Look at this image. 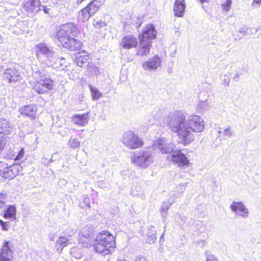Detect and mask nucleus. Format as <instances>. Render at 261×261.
<instances>
[{
    "label": "nucleus",
    "mask_w": 261,
    "mask_h": 261,
    "mask_svg": "<svg viewBox=\"0 0 261 261\" xmlns=\"http://www.w3.org/2000/svg\"><path fill=\"white\" fill-rule=\"evenodd\" d=\"M163 120L172 132L177 134L180 143L185 145L194 139L191 131L200 133L204 127L203 120L199 116L191 115L186 119L185 114L181 111L171 112Z\"/></svg>",
    "instance_id": "obj_1"
},
{
    "label": "nucleus",
    "mask_w": 261,
    "mask_h": 261,
    "mask_svg": "<svg viewBox=\"0 0 261 261\" xmlns=\"http://www.w3.org/2000/svg\"><path fill=\"white\" fill-rule=\"evenodd\" d=\"M154 150H158L162 153H171L168 159L177 164L178 166H184L189 164V161L181 150H174L173 145L167 138H161L155 141L153 145Z\"/></svg>",
    "instance_id": "obj_2"
},
{
    "label": "nucleus",
    "mask_w": 261,
    "mask_h": 261,
    "mask_svg": "<svg viewBox=\"0 0 261 261\" xmlns=\"http://www.w3.org/2000/svg\"><path fill=\"white\" fill-rule=\"evenodd\" d=\"M36 52L38 58L41 55L44 56L45 59L43 62L48 66L58 69H61L63 66H66L65 59L64 57H59L52 48L44 43H39L36 46Z\"/></svg>",
    "instance_id": "obj_3"
},
{
    "label": "nucleus",
    "mask_w": 261,
    "mask_h": 261,
    "mask_svg": "<svg viewBox=\"0 0 261 261\" xmlns=\"http://www.w3.org/2000/svg\"><path fill=\"white\" fill-rule=\"evenodd\" d=\"M115 246L114 237L107 231H102L95 238L94 247L95 251L103 255L110 253Z\"/></svg>",
    "instance_id": "obj_4"
},
{
    "label": "nucleus",
    "mask_w": 261,
    "mask_h": 261,
    "mask_svg": "<svg viewBox=\"0 0 261 261\" xmlns=\"http://www.w3.org/2000/svg\"><path fill=\"white\" fill-rule=\"evenodd\" d=\"M132 163L136 166L146 168L153 161V153L149 148L135 151L130 157Z\"/></svg>",
    "instance_id": "obj_5"
},
{
    "label": "nucleus",
    "mask_w": 261,
    "mask_h": 261,
    "mask_svg": "<svg viewBox=\"0 0 261 261\" xmlns=\"http://www.w3.org/2000/svg\"><path fill=\"white\" fill-rule=\"evenodd\" d=\"M105 0H92L85 7L81 10L77 14V19L81 22H86L99 9Z\"/></svg>",
    "instance_id": "obj_6"
},
{
    "label": "nucleus",
    "mask_w": 261,
    "mask_h": 261,
    "mask_svg": "<svg viewBox=\"0 0 261 261\" xmlns=\"http://www.w3.org/2000/svg\"><path fill=\"white\" fill-rule=\"evenodd\" d=\"M122 143L127 148L135 149L142 146L143 141L137 134L132 130L124 133L122 137Z\"/></svg>",
    "instance_id": "obj_7"
},
{
    "label": "nucleus",
    "mask_w": 261,
    "mask_h": 261,
    "mask_svg": "<svg viewBox=\"0 0 261 261\" xmlns=\"http://www.w3.org/2000/svg\"><path fill=\"white\" fill-rule=\"evenodd\" d=\"M77 34V27L73 23H67L61 25L56 33L57 38L59 41L72 37Z\"/></svg>",
    "instance_id": "obj_8"
},
{
    "label": "nucleus",
    "mask_w": 261,
    "mask_h": 261,
    "mask_svg": "<svg viewBox=\"0 0 261 261\" xmlns=\"http://www.w3.org/2000/svg\"><path fill=\"white\" fill-rule=\"evenodd\" d=\"M54 81L48 77L42 81H36L33 85V90L38 94H44L54 87Z\"/></svg>",
    "instance_id": "obj_9"
},
{
    "label": "nucleus",
    "mask_w": 261,
    "mask_h": 261,
    "mask_svg": "<svg viewBox=\"0 0 261 261\" xmlns=\"http://www.w3.org/2000/svg\"><path fill=\"white\" fill-rule=\"evenodd\" d=\"M165 111L164 110H160L158 112L153 111L151 113H148L145 117V123L149 125H152L154 123H156V121H159V123L162 124V121L165 125L168 126L166 124L164 123V119L168 116Z\"/></svg>",
    "instance_id": "obj_10"
},
{
    "label": "nucleus",
    "mask_w": 261,
    "mask_h": 261,
    "mask_svg": "<svg viewBox=\"0 0 261 261\" xmlns=\"http://www.w3.org/2000/svg\"><path fill=\"white\" fill-rule=\"evenodd\" d=\"M4 78L11 84H20L22 81L20 72L14 68L6 69L4 73Z\"/></svg>",
    "instance_id": "obj_11"
},
{
    "label": "nucleus",
    "mask_w": 261,
    "mask_h": 261,
    "mask_svg": "<svg viewBox=\"0 0 261 261\" xmlns=\"http://www.w3.org/2000/svg\"><path fill=\"white\" fill-rule=\"evenodd\" d=\"M12 244L8 241H5L0 251V261H13Z\"/></svg>",
    "instance_id": "obj_12"
},
{
    "label": "nucleus",
    "mask_w": 261,
    "mask_h": 261,
    "mask_svg": "<svg viewBox=\"0 0 261 261\" xmlns=\"http://www.w3.org/2000/svg\"><path fill=\"white\" fill-rule=\"evenodd\" d=\"M63 46L70 51H76L81 48L82 42L74 38H67L59 41Z\"/></svg>",
    "instance_id": "obj_13"
},
{
    "label": "nucleus",
    "mask_w": 261,
    "mask_h": 261,
    "mask_svg": "<svg viewBox=\"0 0 261 261\" xmlns=\"http://www.w3.org/2000/svg\"><path fill=\"white\" fill-rule=\"evenodd\" d=\"M41 2L40 0H24L23 8L29 13L37 14L41 10Z\"/></svg>",
    "instance_id": "obj_14"
},
{
    "label": "nucleus",
    "mask_w": 261,
    "mask_h": 261,
    "mask_svg": "<svg viewBox=\"0 0 261 261\" xmlns=\"http://www.w3.org/2000/svg\"><path fill=\"white\" fill-rule=\"evenodd\" d=\"M230 208L242 218H246L248 217L249 211L242 201L233 202L230 206Z\"/></svg>",
    "instance_id": "obj_15"
},
{
    "label": "nucleus",
    "mask_w": 261,
    "mask_h": 261,
    "mask_svg": "<svg viewBox=\"0 0 261 261\" xmlns=\"http://www.w3.org/2000/svg\"><path fill=\"white\" fill-rule=\"evenodd\" d=\"M37 106L35 104L25 105L19 108L18 112L23 116L29 117L31 120L36 118Z\"/></svg>",
    "instance_id": "obj_16"
},
{
    "label": "nucleus",
    "mask_w": 261,
    "mask_h": 261,
    "mask_svg": "<svg viewBox=\"0 0 261 261\" xmlns=\"http://www.w3.org/2000/svg\"><path fill=\"white\" fill-rule=\"evenodd\" d=\"M156 31L154 26L152 24H149L144 29L143 33L139 36V38L146 40V41L152 40L156 38Z\"/></svg>",
    "instance_id": "obj_17"
},
{
    "label": "nucleus",
    "mask_w": 261,
    "mask_h": 261,
    "mask_svg": "<svg viewBox=\"0 0 261 261\" xmlns=\"http://www.w3.org/2000/svg\"><path fill=\"white\" fill-rule=\"evenodd\" d=\"M161 59L156 55L150 58L148 61L144 62L142 67L145 70L151 71L157 69L161 65Z\"/></svg>",
    "instance_id": "obj_18"
},
{
    "label": "nucleus",
    "mask_w": 261,
    "mask_h": 261,
    "mask_svg": "<svg viewBox=\"0 0 261 261\" xmlns=\"http://www.w3.org/2000/svg\"><path fill=\"white\" fill-rule=\"evenodd\" d=\"M138 40L132 35H127L123 37L120 42V46L124 49H129L137 46Z\"/></svg>",
    "instance_id": "obj_19"
},
{
    "label": "nucleus",
    "mask_w": 261,
    "mask_h": 261,
    "mask_svg": "<svg viewBox=\"0 0 261 261\" xmlns=\"http://www.w3.org/2000/svg\"><path fill=\"white\" fill-rule=\"evenodd\" d=\"M90 57L88 53L85 51H81L76 53L75 57V62L77 65L81 67H84L88 66L89 61Z\"/></svg>",
    "instance_id": "obj_20"
},
{
    "label": "nucleus",
    "mask_w": 261,
    "mask_h": 261,
    "mask_svg": "<svg viewBox=\"0 0 261 261\" xmlns=\"http://www.w3.org/2000/svg\"><path fill=\"white\" fill-rule=\"evenodd\" d=\"M139 45L137 51L138 56H147L150 52L152 42L150 41H146L145 40L139 38Z\"/></svg>",
    "instance_id": "obj_21"
},
{
    "label": "nucleus",
    "mask_w": 261,
    "mask_h": 261,
    "mask_svg": "<svg viewBox=\"0 0 261 261\" xmlns=\"http://www.w3.org/2000/svg\"><path fill=\"white\" fill-rule=\"evenodd\" d=\"M20 167V165L17 164L8 166L2 176L5 178L12 179L18 174Z\"/></svg>",
    "instance_id": "obj_22"
},
{
    "label": "nucleus",
    "mask_w": 261,
    "mask_h": 261,
    "mask_svg": "<svg viewBox=\"0 0 261 261\" xmlns=\"http://www.w3.org/2000/svg\"><path fill=\"white\" fill-rule=\"evenodd\" d=\"M186 7L185 0H175L173 6L174 15L176 17H182L184 14Z\"/></svg>",
    "instance_id": "obj_23"
},
{
    "label": "nucleus",
    "mask_w": 261,
    "mask_h": 261,
    "mask_svg": "<svg viewBox=\"0 0 261 261\" xmlns=\"http://www.w3.org/2000/svg\"><path fill=\"white\" fill-rule=\"evenodd\" d=\"M12 132L13 127L9 121L4 119H0V134L9 135Z\"/></svg>",
    "instance_id": "obj_24"
},
{
    "label": "nucleus",
    "mask_w": 261,
    "mask_h": 261,
    "mask_svg": "<svg viewBox=\"0 0 261 261\" xmlns=\"http://www.w3.org/2000/svg\"><path fill=\"white\" fill-rule=\"evenodd\" d=\"M4 217L11 221L16 219V208L15 205H9L4 212Z\"/></svg>",
    "instance_id": "obj_25"
},
{
    "label": "nucleus",
    "mask_w": 261,
    "mask_h": 261,
    "mask_svg": "<svg viewBox=\"0 0 261 261\" xmlns=\"http://www.w3.org/2000/svg\"><path fill=\"white\" fill-rule=\"evenodd\" d=\"M88 120L89 119L87 114L75 115L72 117V121L74 123L81 126H85L88 123Z\"/></svg>",
    "instance_id": "obj_26"
},
{
    "label": "nucleus",
    "mask_w": 261,
    "mask_h": 261,
    "mask_svg": "<svg viewBox=\"0 0 261 261\" xmlns=\"http://www.w3.org/2000/svg\"><path fill=\"white\" fill-rule=\"evenodd\" d=\"M175 202L174 197H170L167 201L163 202L162 207L161 208V214L163 219H166L168 211L170 206Z\"/></svg>",
    "instance_id": "obj_27"
},
{
    "label": "nucleus",
    "mask_w": 261,
    "mask_h": 261,
    "mask_svg": "<svg viewBox=\"0 0 261 261\" xmlns=\"http://www.w3.org/2000/svg\"><path fill=\"white\" fill-rule=\"evenodd\" d=\"M32 69L33 71V76L35 79V81H42L43 79H47L48 77H46L44 72L42 70H39L38 68L36 65H34L32 67Z\"/></svg>",
    "instance_id": "obj_28"
},
{
    "label": "nucleus",
    "mask_w": 261,
    "mask_h": 261,
    "mask_svg": "<svg viewBox=\"0 0 261 261\" xmlns=\"http://www.w3.org/2000/svg\"><path fill=\"white\" fill-rule=\"evenodd\" d=\"M70 238L64 234L61 236L56 243L57 246H60L62 248L69 244Z\"/></svg>",
    "instance_id": "obj_29"
},
{
    "label": "nucleus",
    "mask_w": 261,
    "mask_h": 261,
    "mask_svg": "<svg viewBox=\"0 0 261 261\" xmlns=\"http://www.w3.org/2000/svg\"><path fill=\"white\" fill-rule=\"evenodd\" d=\"M89 89L92 94L93 100H95L99 99L102 96V93L100 92L96 88L89 85Z\"/></svg>",
    "instance_id": "obj_30"
},
{
    "label": "nucleus",
    "mask_w": 261,
    "mask_h": 261,
    "mask_svg": "<svg viewBox=\"0 0 261 261\" xmlns=\"http://www.w3.org/2000/svg\"><path fill=\"white\" fill-rule=\"evenodd\" d=\"M80 141L77 138H71L68 142L69 146L73 149H77L80 146Z\"/></svg>",
    "instance_id": "obj_31"
},
{
    "label": "nucleus",
    "mask_w": 261,
    "mask_h": 261,
    "mask_svg": "<svg viewBox=\"0 0 261 261\" xmlns=\"http://www.w3.org/2000/svg\"><path fill=\"white\" fill-rule=\"evenodd\" d=\"M187 218L180 214H177L175 216V220L180 225H183L186 221Z\"/></svg>",
    "instance_id": "obj_32"
},
{
    "label": "nucleus",
    "mask_w": 261,
    "mask_h": 261,
    "mask_svg": "<svg viewBox=\"0 0 261 261\" xmlns=\"http://www.w3.org/2000/svg\"><path fill=\"white\" fill-rule=\"evenodd\" d=\"M8 200V195L6 193H0V208H2Z\"/></svg>",
    "instance_id": "obj_33"
},
{
    "label": "nucleus",
    "mask_w": 261,
    "mask_h": 261,
    "mask_svg": "<svg viewBox=\"0 0 261 261\" xmlns=\"http://www.w3.org/2000/svg\"><path fill=\"white\" fill-rule=\"evenodd\" d=\"M234 132L230 130V127L225 128L223 130V136L225 138H230L234 135Z\"/></svg>",
    "instance_id": "obj_34"
},
{
    "label": "nucleus",
    "mask_w": 261,
    "mask_h": 261,
    "mask_svg": "<svg viewBox=\"0 0 261 261\" xmlns=\"http://www.w3.org/2000/svg\"><path fill=\"white\" fill-rule=\"evenodd\" d=\"M231 4V0H226L225 2L222 4V8L227 12L230 9Z\"/></svg>",
    "instance_id": "obj_35"
},
{
    "label": "nucleus",
    "mask_w": 261,
    "mask_h": 261,
    "mask_svg": "<svg viewBox=\"0 0 261 261\" xmlns=\"http://www.w3.org/2000/svg\"><path fill=\"white\" fill-rule=\"evenodd\" d=\"M93 25L95 28L97 29H100L102 27H105L107 25V23L105 21L100 20H94L93 23Z\"/></svg>",
    "instance_id": "obj_36"
},
{
    "label": "nucleus",
    "mask_w": 261,
    "mask_h": 261,
    "mask_svg": "<svg viewBox=\"0 0 261 261\" xmlns=\"http://www.w3.org/2000/svg\"><path fill=\"white\" fill-rule=\"evenodd\" d=\"M75 233V230L74 229L70 228H67L66 229L64 230L63 232V234L67 236L69 238L73 236Z\"/></svg>",
    "instance_id": "obj_37"
},
{
    "label": "nucleus",
    "mask_w": 261,
    "mask_h": 261,
    "mask_svg": "<svg viewBox=\"0 0 261 261\" xmlns=\"http://www.w3.org/2000/svg\"><path fill=\"white\" fill-rule=\"evenodd\" d=\"M205 255L206 256V261H218V259L213 254L209 253L208 251H205Z\"/></svg>",
    "instance_id": "obj_38"
},
{
    "label": "nucleus",
    "mask_w": 261,
    "mask_h": 261,
    "mask_svg": "<svg viewBox=\"0 0 261 261\" xmlns=\"http://www.w3.org/2000/svg\"><path fill=\"white\" fill-rule=\"evenodd\" d=\"M198 107L202 110H206L208 107V102L207 100L199 102Z\"/></svg>",
    "instance_id": "obj_39"
},
{
    "label": "nucleus",
    "mask_w": 261,
    "mask_h": 261,
    "mask_svg": "<svg viewBox=\"0 0 261 261\" xmlns=\"http://www.w3.org/2000/svg\"><path fill=\"white\" fill-rule=\"evenodd\" d=\"M8 165L5 163L0 161V174L2 176V173L6 170V168L8 167Z\"/></svg>",
    "instance_id": "obj_40"
},
{
    "label": "nucleus",
    "mask_w": 261,
    "mask_h": 261,
    "mask_svg": "<svg viewBox=\"0 0 261 261\" xmlns=\"http://www.w3.org/2000/svg\"><path fill=\"white\" fill-rule=\"evenodd\" d=\"M9 223V222H4L3 220H0V225L3 230L7 231L8 230Z\"/></svg>",
    "instance_id": "obj_41"
},
{
    "label": "nucleus",
    "mask_w": 261,
    "mask_h": 261,
    "mask_svg": "<svg viewBox=\"0 0 261 261\" xmlns=\"http://www.w3.org/2000/svg\"><path fill=\"white\" fill-rule=\"evenodd\" d=\"M261 5V0H253L251 6L253 8H258Z\"/></svg>",
    "instance_id": "obj_42"
},
{
    "label": "nucleus",
    "mask_w": 261,
    "mask_h": 261,
    "mask_svg": "<svg viewBox=\"0 0 261 261\" xmlns=\"http://www.w3.org/2000/svg\"><path fill=\"white\" fill-rule=\"evenodd\" d=\"M148 241L150 243V242L154 243V241L156 240V236H155V233H152L149 234V233H148Z\"/></svg>",
    "instance_id": "obj_43"
},
{
    "label": "nucleus",
    "mask_w": 261,
    "mask_h": 261,
    "mask_svg": "<svg viewBox=\"0 0 261 261\" xmlns=\"http://www.w3.org/2000/svg\"><path fill=\"white\" fill-rule=\"evenodd\" d=\"M6 139L0 138V151L3 149L6 146Z\"/></svg>",
    "instance_id": "obj_44"
},
{
    "label": "nucleus",
    "mask_w": 261,
    "mask_h": 261,
    "mask_svg": "<svg viewBox=\"0 0 261 261\" xmlns=\"http://www.w3.org/2000/svg\"><path fill=\"white\" fill-rule=\"evenodd\" d=\"M24 153V149L23 148H21L19 152H18V154L16 156L15 160H19L20 159L22 156L23 155Z\"/></svg>",
    "instance_id": "obj_45"
},
{
    "label": "nucleus",
    "mask_w": 261,
    "mask_h": 261,
    "mask_svg": "<svg viewBox=\"0 0 261 261\" xmlns=\"http://www.w3.org/2000/svg\"><path fill=\"white\" fill-rule=\"evenodd\" d=\"M135 261H148V260L146 257L139 255L136 256Z\"/></svg>",
    "instance_id": "obj_46"
},
{
    "label": "nucleus",
    "mask_w": 261,
    "mask_h": 261,
    "mask_svg": "<svg viewBox=\"0 0 261 261\" xmlns=\"http://www.w3.org/2000/svg\"><path fill=\"white\" fill-rule=\"evenodd\" d=\"M84 202L88 207H90V199L89 197H85L84 199Z\"/></svg>",
    "instance_id": "obj_47"
},
{
    "label": "nucleus",
    "mask_w": 261,
    "mask_h": 261,
    "mask_svg": "<svg viewBox=\"0 0 261 261\" xmlns=\"http://www.w3.org/2000/svg\"><path fill=\"white\" fill-rule=\"evenodd\" d=\"M247 29L244 28H240L238 32L241 34L243 36L245 35L246 33Z\"/></svg>",
    "instance_id": "obj_48"
},
{
    "label": "nucleus",
    "mask_w": 261,
    "mask_h": 261,
    "mask_svg": "<svg viewBox=\"0 0 261 261\" xmlns=\"http://www.w3.org/2000/svg\"><path fill=\"white\" fill-rule=\"evenodd\" d=\"M229 82H230L229 79L228 77H227L226 75H225V77L223 79V83L226 85H228L229 84Z\"/></svg>",
    "instance_id": "obj_49"
},
{
    "label": "nucleus",
    "mask_w": 261,
    "mask_h": 261,
    "mask_svg": "<svg viewBox=\"0 0 261 261\" xmlns=\"http://www.w3.org/2000/svg\"><path fill=\"white\" fill-rule=\"evenodd\" d=\"M41 7L43 8V10L45 14H48L50 9L46 6L41 5Z\"/></svg>",
    "instance_id": "obj_50"
},
{
    "label": "nucleus",
    "mask_w": 261,
    "mask_h": 261,
    "mask_svg": "<svg viewBox=\"0 0 261 261\" xmlns=\"http://www.w3.org/2000/svg\"><path fill=\"white\" fill-rule=\"evenodd\" d=\"M49 161H48L45 158H43L42 159V164H43L44 165H48V163H49Z\"/></svg>",
    "instance_id": "obj_51"
},
{
    "label": "nucleus",
    "mask_w": 261,
    "mask_h": 261,
    "mask_svg": "<svg viewBox=\"0 0 261 261\" xmlns=\"http://www.w3.org/2000/svg\"><path fill=\"white\" fill-rule=\"evenodd\" d=\"M84 231V229L82 231H81V236H83L85 238H88L90 236V234L89 233H87L85 234L83 233V231Z\"/></svg>",
    "instance_id": "obj_52"
},
{
    "label": "nucleus",
    "mask_w": 261,
    "mask_h": 261,
    "mask_svg": "<svg viewBox=\"0 0 261 261\" xmlns=\"http://www.w3.org/2000/svg\"><path fill=\"white\" fill-rule=\"evenodd\" d=\"M48 237L49 238V239L51 241H54V238H55V235L53 234V233H50L49 234H48Z\"/></svg>",
    "instance_id": "obj_53"
},
{
    "label": "nucleus",
    "mask_w": 261,
    "mask_h": 261,
    "mask_svg": "<svg viewBox=\"0 0 261 261\" xmlns=\"http://www.w3.org/2000/svg\"><path fill=\"white\" fill-rule=\"evenodd\" d=\"M239 77H240V74L238 72H237V73H236L233 79L234 80H236V81H238L239 79Z\"/></svg>",
    "instance_id": "obj_54"
},
{
    "label": "nucleus",
    "mask_w": 261,
    "mask_h": 261,
    "mask_svg": "<svg viewBox=\"0 0 261 261\" xmlns=\"http://www.w3.org/2000/svg\"><path fill=\"white\" fill-rule=\"evenodd\" d=\"M130 0H121V2L123 4H127L129 2Z\"/></svg>",
    "instance_id": "obj_55"
},
{
    "label": "nucleus",
    "mask_w": 261,
    "mask_h": 261,
    "mask_svg": "<svg viewBox=\"0 0 261 261\" xmlns=\"http://www.w3.org/2000/svg\"><path fill=\"white\" fill-rule=\"evenodd\" d=\"M218 133L220 135H223V130H219L218 131Z\"/></svg>",
    "instance_id": "obj_56"
},
{
    "label": "nucleus",
    "mask_w": 261,
    "mask_h": 261,
    "mask_svg": "<svg viewBox=\"0 0 261 261\" xmlns=\"http://www.w3.org/2000/svg\"><path fill=\"white\" fill-rule=\"evenodd\" d=\"M117 261H126L125 259H118Z\"/></svg>",
    "instance_id": "obj_57"
},
{
    "label": "nucleus",
    "mask_w": 261,
    "mask_h": 261,
    "mask_svg": "<svg viewBox=\"0 0 261 261\" xmlns=\"http://www.w3.org/2000/svg\"><path fill=\"white\" fill-rule=\"evenodd\" d=\"M201 3L206 2L207 0H200Z\"/></svg>",
    "instance_id": "obj_58"
},
{
    "label": "nucleus",
    "mask_w": 261,
    "mask_h": 261,
    "mask_svg": "<svg viewBox=\"0 0 261 261\" xmlns=\"http://www.w3.org/2000/svg\"><path fill=\"white\" fill-rule=\"evenodd\" d=\"M164 237V233H163L161 237V238H160V240L162 238H163Z\"/></svg>",
    "instance_id": "obj_59"
},
{
    "label": "nucleus",
    "mask_w": 261,
    "mask_h": 261,
    "mask_svg": "<svg viewBox=\"0 0 261 261\" xmlns=\"http://www.w3.org/2000/svg\"><path fill=\"white\" fill-rule=\"evenodd\" d=\"M53 160L51 158L50 160V162H52Z\"/></svg>",
    "instance_id": "obj_60"
},
{
    "label": "nucleus",
    "mask_w": 261,
    "mask_h": 261,
    "mask_svg": "<svg viewBox=\"0 0 261 261\" xmlns=\"http://www.w3.org/2000/svg\"><path fill=\"white\" fill-rule=\"evenodd\" d=\"M170 70L168 69V72H170Z\"/></svg>",
    "instance_id": "obj_61"
},
{
    "label": "nucleus",
    "mask_w": 261,
    "mask_h": 261,
    "mask_svg": "<svg viewBox=\"0 0 261 261\" xmlns=\"http://www.w3.org/2000/svg\"><path fill=\"white\" fill-rule=\"evenodd\" d=\"M170 70L168 69V72H170Z\"/></svg>",
    "instance_id": "obj_62"
}]
</instances>
